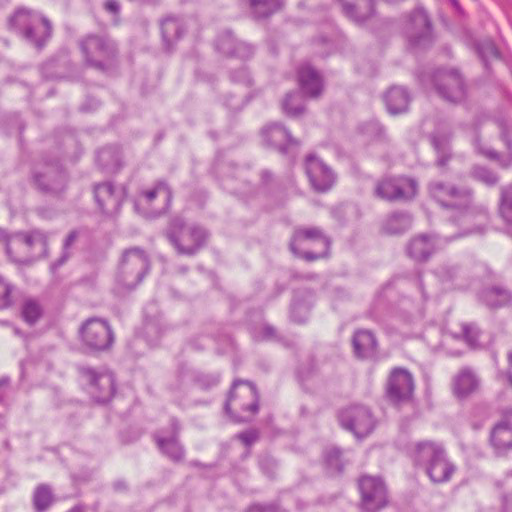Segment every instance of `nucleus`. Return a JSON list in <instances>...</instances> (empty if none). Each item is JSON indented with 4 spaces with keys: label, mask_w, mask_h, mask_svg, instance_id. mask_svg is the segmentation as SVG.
<instances>
[{
    "label": "nucleus",
    "mask_w": 512,
    "mask_h": 512,
    "mask_svg": "<svg viewBox=\"0 0 512 512\" xmlns=\"http://www.w3.org/2000/svg\"><path fill=\"white\" fill-rule=\"evenodd\" d=\"M430 196L443 208L451 210L452 221L468 223L472 218V191L465 186H457L442 181L431 182L428 186Z\"/></svg>",
    "instance_id": "1"
},
{
    "label": "nucleus",
    "mask_w": 512,
    "mask_h": 512,
    "mask_svg": "<svg viewBox=\"0 0 512 512\" xmlns=\"http://www.w3.org/2000/svg\"><path fill=\"white\" fill-rule=\"evenodd\" d=\"M417 466L423 467L430 480L444 483L451 479L455 465L448 459L442 443L425 440L418 442L413 454Z\"/></svg>",
    "instance_id": "2"
},
{
    "label": "nucleus",
    "mask_w": 512,
    "mask_h": 512,
    "mask_svg": "<svg viewBox=\"0 0 512 512\" xmlns=\"http://www.w3.org/2000/svg\"><path fill=\"white\" fill-rule=\"evenodd\" d=\"M258 402L256 387L249 381L237 380L233 383L224 409L235 422H246L258 412Z\"/></svg>",
    "instance_id": "3"
},
{
    "label": "nucleus",
    "mask_w": 512,
    "mask_h": 512,
    "mask_svg": "<svg viewBox=\"0 0 512 512\" xmlns=\"http://www.w3.org/2000/svg\"><path fill=\"white\" fill-rule=\"evenodd\" d=\"M165 236L178 254L192 256L204 245L208 234L198 225H188L181 218H174Z\"/></svg>",
    "instance_id": "4"
},
{
    "label": "nucleus",
    "mask_w": 512,
    "mask_h": 512,
    "mask_svg": "<svg viewBox=\"0 0 512 512\" xmlns=\"http://www.w3.org/2000/svg\"><path fill=\"white\" fill-rule=\"evenodd\" d=\"M9 25L37 49H41L51 36L49 20L31 10H17L10 18Z\"/></svg>",
    "instance_id": "5"
},
{
    "label": "nucleus",
    "mask_w": 512,
    "mask_h": 512,
    "mask_svg": "<svg viewBox=\"0 0 512 512\" xmlns=\"http://www.w3.org/2000/svg\"><path fill=\"white\" fill-rule=\"evenodd\" d=\"M149 267V259L143 250L132 248L125 251L116 275L118 293L131 291L140 284Z\"/></svg>",
    "instance_id": "6"
},
{
    "label": "nucleus",
    "mask_w": 512,
    "mask_h": 512,
    "mask_svg": "<svg viewBox=\"0 0 512 512\" xmlns=\"http://www.w3.org/2000/svg\"><path fill=\"white\" fill-rule=\"evenodd\" d=\"M82 56L88 66L99 70L111 67L118 49L114 41L103 35H88L79 42Z\"/></svg>",
    "instance_id": "7"
},
{
    "label": "nucleus",
    "mask_w": 512,
    "mask_h": 512,
    "mask_svg": "<svg viewBox=\"0 0 512 512\" xmlns=\"http://www.w3.org/2000/svg\"><path fill=\"white\" fill-rule=\"evenodd\" d=\"M329 247V239L316 227L296 230L290 242L293 254L307 261H314L326 256Z\"/></svg>",
    "instance_id": "8"
},
{
    "label": "nucleus",
    "mask_w": 512,
    "mask_h": 512,
    "mask_svg": "<svg viewBox=\"0 0 512 512\" xmlns=\"http://www.w3.org/2000/svg\"><path fill=\"white\" fill-rule=\"evenodd\" d=\"M394 296L393 283L389 282L376 294L368 310V316L380 325H387L390 322L393 329H398V322H407L409 318L398 315L393 306Z\"/></svg>",
    "instance_id": "9"
},
{
    "label": "nucleus",
    "mask_w": 512,
    "mask_h": 512,
    "mask_svg": "<svg viewBox=\"0 0 512 512\" xmlns=\"http://www.w3.org/2000/svg\"><path fill=\"white\" fill-rule=\"evenodd\" d=\"M172 191L165 181H158L152 188L143 190L135 201L137 210L142 209L146 216H158L165 212L171 203Z\"/></svg>",
    "instance_id": "10"
},
{
    "label": "nucleus",
    "mask_w": 512,
    "mask_h": 512,
    "mask_svg": "<svg viewBox=\"0 0 512 512\" xmlns=\"http://www.w3.org/2000/svg\"><path fill=\"white\" fill-rule=\"evenodd\" d=\"M358 487L361 495L360 508L363 512H378L387 505V488L381 478L362 476Z\"/></svg>",
    "instance_id": "11"
},
{
    "label": "nucleus",
    "mask_w": 512,
    "mask_h": 512,
    "mask_svg": "<svg viewBox=\"0 0 512 512\" xmlns=\"http://www.w3.org/2000/svg\"><path fill=\"white\" fill-rule=\"evenodd\" d=\"M433 85L441 98L451 103H460L466 97L462 76L454 69L438 70L433 75Z\"/></svg>",
    "instance_id": "12"
},
{
    "label": "nucleus",
    "mask_w": 512,
    "mask_h": 512,
    "mask_svg": "<svg viewBox=\"0 0 512 512\" xmlns=\"http://www.w3.org/2000/svg\"><path fill=\"white\" fill-rule=\"evenodd\" d=\"M33 181L44 193H58L65 188L67 176L58 162H42L35 166Z\"/></svg>",
    "instance_id": "13"
},
{
    "label": "nucleus",
    "mask_w": 512,
    "mask_h": 512,
    "mask_svg": "<svg viewBox=\"0 0 512 512\" xmlns=\"http://www.w3.org/2000/svg\"><path fill=\"white\" fill-rule=\"evenodd\" d=\"M339 421L344 429L359 439L369 435L375 426L371 412L362 405H353L341 411Z\"/></svg>",
    "instance_id": "14"
},
{
    "label": "nucleus",
    "mask_w": 512,
    "mask_h": 512,
    "mask_svg": "<svg viewBox=\"0 0 512 512\" xmlns=\"http://www.w3.org/2000/svg\"><path fill=\"white\" fill-rule=\"evenodd\" d=\"M80 373L89 381L88 391L95 402L104 404L111 400L115 392V378L111 372L82 367Z\"/></svg>",
    "instance_id": "15"
},
{
    "label": "nucleus",
    "mask_w": 512,
    "mask_h": 512,
    "mask_svg": "<svg viewBox=\"0 0 512 512\" xmlns=\"http://www.w3.org/2000/svg\"><path fill=\"white\" fill-rule=\"evenodd\" d=\"M22 247L31 259H37L47 254V234L39 229L15 233L6 237V251L10 255L12 248Z\"/></svg>",
    "instance_id": "16"
},
{
    "label": "nucleus",
    "mask_w": 512,
    "mask_h": 512,
    "mask_svg": "<svg viewBox=\"0 0 512 512\" xmlns=\"http://www.w3.org/2000/svg\"><path fill=\"white\" fill-rule=\"evenodd\" d=\"M81 340L91 350H105L113 343V334L105 320L88 319L80 329Z\"/></svg>",
    "instance_id": "17"
},
{
    "label": "nucleus",
    "mask_w": 512,
    "mask_h": 512,
    "mask_svg": "<svg viewBox=\"0 0 512 512\" xmlns=\"http://www.w3.org/2000/svg\"><path fill=\"white\" fill-rule=\"evenodd\" d=\"M417 182L412 178H385L378 182L375 194L385 200L412 199L417 193Z\"/></svg>",
    "instance_id": "18"
},
{
    "label": "nucleus",
    "mask_w": 512,
    "mask_h": 512,
    "mask_svg": "<svg viewBox=\"0 0 512 512\" xmlns=\"http://www.w3.org/2000/svg\"><path fill=\"white\" fill-rule=\"evenodd\" d=\"M305 170L311 186L318 192H326L335 184L334 171L315 154L306 157Z\"/></svg>",
    "instance_id": "19"
},
{
    "label": "nucleus",
    "mask_w": 512,
    "mask_h": 512,
    "mask_svg": "<svg viewBox=\"0 0 512 512\" xmlns=\"http://www.w3.org/2000/svg\"><path fill=\"white\" fill-rule=\"evenodd\" d=\"M412 47H425L432 42V27L426 11L417 8L410 16L406 30Z\"/></svg>",
    "instance_id": "20"
},
{
    "label": "nucleus",
    "mask_w": 512,
    "mask_h": 512,
    "mask_svg": "<svg viewBox=\"0 0 512 512\" xmlns=\"http://www.w3.org/2000/svg\"><path fill=\"white\" fill-rule=\"evenodd\" d=\"M94 197L102 213L113 216L120 210L125 191L122 187H115L112 183L105 182L94 187Z\"/></svg>",
    "instance_id": "21"
},
{
    "label": "nucleus",
    "mask_w": 512,
    "mask_h": 512,
    "mask_svg": "<svg viewBox=\"0 0 512 512\" xmlns=\"http://www.w3.org/2000/svg\"><path fill=\"white\" fill-rule=\"evenodd\" d=\"M451 138L452 133L449 123L439 120L435 130L430 135L431 144L436 153L435 164L439 168H445L453 157Z\"/></svg>",
    "instance_id": "22"
},
{
    "label": "nucleus",
    "mask_w": 512,
    "mask_h": 512,
    "mask_svg": "<svg viewBox=\"0 0 512 512\" xmlns=\"http://www.w3.org/2000/svg\"><path fill=\"white\" fill-rule=\"evenodd\" d=\"M413 390L414 381L408 370L395 368L391 371L387 384V395L392 402L400 403L409 400Z\"/></svg>",
    "instance_id": "23"
},
{
    "label": "nucleus",
    "mask_w": 512,
    "mask_h": 512,
    "mask_svg": "<svg viewBox=\"0 0 512 512\" xmlns=\"http://www.w3.org/2000/svg\"><path fill=\"white\" fill-rule=\"evenodd\" d=\"M265 143L274 147L282 154L299 147V141L292 137L291 133L281 124L272 123L262 130Z\"/></svg>",
    "instance_id": "24"
},
{
    "label": "nucleus",
    "mask_w": 512,
    "mask_h": 512,
    "mask_svg": "<svg viewBox=\"0 0 512 512\" xmlns=\"http://www.w3.org/2000/svg\"><path fill=\"white\" fill-rule=\"evenodd\" d=\"M215 46L220 53L243 60L250 58L254 52L250 44L238 41L231 31L222 32L217 37Z\"/></svg>",
    "instance_id": "25"
},
{
    "label": "nucleus",
    "mask_w": 512,
    "mask_h": 512,
    "mask_svg": "<svg viewBox=\"0 0 512 512\" xmlns=\"http://www.w3.org/2000/svg\"><path fill=\"white\" fill-rule=\"evenodd\" d=\"M178 433L179 424L173 419L171 421V432L169 434L159 432L155 435L159 449L173 461H179L184 456V449L178 441Z\"/></svg>",
    "instance_id": "26"
},
{
    "label": "nucleus",
    "mask_w": 512,
    "mask_h": 512,
    "mask_svg": "<svg viewBox=\"0 0 512 512\" xmlns=\"http://www.w3.org/2000/svg\"><path fill=\"white\" fill-rule=\"evenodd\" d=\"M298 83L302 93L310 98H317L323 91L322 76L309 64L299 67Z\"/></svg>",
    "instance_id": "27"
},
{
    "label": "nucleus",
    "mask_w": 512,
    "mask_h": 512,
    "mask_svg": "<svg viewBox=\"0 0 512 512\" xmlns=\"http://www.w3.org/2000/svg\"><path fill=\"white\" fill-rule=\"evenodd\" d=\"M490 442L497 454H503L512 448V412L494 426Z\"/></svg>",
    "instance_id": "28"
},
{
    "label": "nucleus",
    "mask_w": 512,
    "mask_h": 512,
    "mask_svg": "<svg viewBox=\"0 0 512 512\" xmlns=\"http://www.w3.org/2000/svg\"><path fill=\"white\" fill-rule=\"evenodd\" d=\"M436 249L435 238L426 234L413 238L406 248L408 256L417 262L428 260Z\"/></svg>",
    "instance_id": "29"
},
{
    "label": "nucleus",
    "mask_w": 512,
    "mask_h": 512,
    "mask_svg": "<svg viewBox=\"0 0 512 512\" xmlns=\"http://www.w3.org/2000/svg\"><path fill=\"white\" fill-rule=\"evenodd\" d=\"M384 101L391 115L405 113L411 102L409 91L402 86L391 87L384 95Z\"/></svg>",
    "instance_id": "30"
},
{
    "label": "nucleus",
    "mask_w": 512,
    "mask_h": 512,
    "mask_svg": "<svg viewBox=\"0 0 512 512\" xmlns=\"http://www.w3.org/2000/svg\"><path fill=\"white\" fill-rule=\"evenodd\" d=\"M352 344L354 353L358 358H372L377 352V340L375 335L366 329L354 333Z\"/></svg>",
    "instance_id": "31"
},
{
    "label": "nucleus",
    "mask_w": 512,
    "mask_h": 512,
    "mask_svg": "<svg viewBox=\"0 0 512 512\" xmlns=\"http://www.w3.org/2000/svg\"><path fill=\"white\" fill-rule=\"evenodd\" d=\"M479 385V380L475 373L469 369L464 368L454 377L453 392L457 398L463 399L476 391Z\"/></svg>",
    "instance_id": "32"
},
{
    "label": "nucleus",
    "mask_w": 512,
    "mask_h": 512,
    "mask_svg": "<svg viewBox=\"0 0 512 512\" xmlns=\"http://www.w3.org/2000/svg\"><path fill=\"white\" fill-rule=\"evenodd\" d=\"M344 13L357 23L364 22L374 13L372 0H339Z\"/></svg>",
    "instance_id": "33"
},
{
    "label": "nucleus",
    "mask_w": 512,
    "mask_h": 512,
    "mask_svg": "<svg viewBox=\"0 0 512 512\" xmlns=\"http://www.w3.org/2000/svg\"><path fill=\"white\" fill-rule=\"evenodd\" d=\"M313 304V295L310 291L297 293L291 304V319L296 323H304L308 319Z\"/></svg>",
    "instance_id": "34"
},
{
    "label": "nucleus",
    "mask_w": 512,
    "mask_h": 512,
    "mask_svg": "<svg viewBox=\"0 0 512 512\" xmlns=\"http://www.w3.org/2000/svg\"><path fill=\"white\" fill-rule=\"evenodd\" d=\"M480 300L490 308H499L512 302V294L501 287L486 288L480 293Z\"/></svg>",
    "instance_id": "35"
},
{
    "label": "nucleus",
    "mask_w": 512,
    "mask_h": 512,
    "mask_svg": "<svg viewBox=\"0 0 512 512\" xmlns=\"http://www.w3.org/2000/svg\"><path fill=\"white\" fill-rule=\"evenodd\" d=\"M55 500L56 497L51 485L41 483L35 487L32 494V504L36 512L47 511Z\"/></svg>",
    "instance_id": "36"
},
{
    "label": "nucleus",
    "mask_w": 512,
    "mask_h": 512,
    "mask_svg": "<svg viewBox=\"0 0 512 512\" xmlns=\"http://www.w3.org/2000/svg\"><path fill=\"white\" fill-rule=\"evenodd\" d=\"M412 224L410 214L406 212H395L389 215L382 224V230L390 235L401 234L407 231Z\"/></svg>",
    "instance_id": "37"
},
{
    "label": "nucleus",
    "mask_w": 512,
    "mask_h": 512,
    "mask_svg": "<svg viewBox=\"0 0 512 512\" xmlns=\"http://www.w3.org/2000/svg\"><path fill=\"white\" fill-rule=\"evenodd\" d=\"M97 163L102 170L113 173L121 167V154L116 146H108L97 152Z\"/></svg>",
    "instance_id": "38"
},
{
    "label": "nucleus",
    "mask_w": 512,
    "mask_h": 512,
    "mask_svg": "<svg viewBox=\"0 0 512 512\" xmlns=\"http://www.w3.org/2000/svg\"><path fill=\"white\" fill-rule=\"evenodd\" d=\"M161 33L163 42L169 50L173 43L184 33V27L178 18L167 17L161 22Z\"/></svg>",
    "instance_id": "39"
},
{
    "label": "nucleus",
    "mask_w": 512,
    "mask_h": 512,
    "mask_svg": "<svg viewBox=\"0 0 512 512\" xmlns=\"http://www.w3.org/2000/svg\"><path fill=\"white\" fill-rule=\"evenodd\" d=\"M251 13L254 18H266L278 11L282 0H249Z\"/></svg>",
    "instance_id": "40"
},
{
    "label": "nucleus",
    "mask_w": 512,
    "mask_h": 512,
    "mask_svg": "<svg viewBox=\"0 0 512 512\" xmlns=\"http://www.w3.org/2000/svg\"><path fill=\"white\" fill-rule=\"evenodd\" d=\"M43 314V309L35 299H26L22 305V317L29 324L36 323Z\"/></svg>",
    "instance_id": "41"
},
{
    "label": "nucleus",
    "mask_w": 512,
    "mask_h": 512,
    "mask_svg": "<svg viewBox=\"0 0 512 512\" xmlns=\"http://www.w3.org/2000/svg\"><path fill=\"white\" fill-rule=\"evenodd\" d=\"M499 213L505 222L512 224V184L501 189Z\"/></svg>",
    "instance_id": "42"
},
{
    "label": "nucleus",
    "mask_w": 512,
    "mask_h": 512,
    "mask_svg": "<svg viewBox=\"0 0 512 512\" xmlns=\"http://www.w3.org/2000/svg\"><path fill=\"white\" fill-rule=\"evenodd\" d=\"M284 112L291 117H296L304 111L301 96L297 92L288 93L282 103Z\"/></svg>",
    "instance_id": "43"
},
{
    "label": "nucleus",
    "mask_w": 512,
    "mask_h": 512,
    "mask_svg": "<svg viewBox=\"0 0 512 512\" xmlns=\"http://www.w3.org/2000/svg\"><path fill=\"white\" fill-rule=\"evenodd\" d=\"M325 464L327 469L331 473H340L343 469V463L341 461V451L336 448H330L325 452L324 455Z\"/></svg>",
    "instance_id": "44"
},
{
    "label": "nucleus",
    "mask_w": 512,
    "mask_h": 512,
    "mask_svg": "<svg viewBox=\"0 0 512 512\" xmlns=\"http://www.w3.org/2000/svg\"><path fill=\"white\" fill-rule=\"evenodd\" d=\"M163 329L160 327L158 321L147 319L144 324V334L146 341L149 345H155L162 335Z\"/></svg>",
    "instance_id": "45"
},
{
    "label": "nucleus",
    "mask_w": 512,
    "mask_h": 512,
    "mask_svg": "<svg viewBox=\"0 0 512 512\" xmlns=\"http://www.w3.org/2000/svg\"><path fill=\"white\" fill-rule=\"evenodd\" d=\"M472 175L475 179L485 183L488 186H494L498 182V176L493 171L482 166L474 167Z\"/></svg>",
    "instance_id": "46"
},
{
    "label": "nucleus",
    "mask_w": 512,
    "mask_h": 512,
    "mask_svg": "<svg viewBox=\"0 0 512 512\" xmlns=\"http://www.w3.org/2000/svg\"><path fill=\"white\" fill-rule=\"evenodd\" d=\"M477 52L480 58L486 63L490 57H498V50L494 42L486 39L477 44Z\"/></svg>",
    "instance_id": "47"
},
{
    "label": "nucleus",
    "mask_w": 512,
    "mask_h": 512,
    "mask_svg": "<svg viewBox=\"0 0 512 512\" xmlns=\"http://www.w3.org/2000/svg\"><path fill=\"white\" fill-rule=\"evenodd\" d=\"M478 335H479V331L475 325L462 324V336H463L465 342L471 348L478 347V341H477Z\"/></svg>",
    "instance_id": "48"
},
{
    "label": "nucleus",
    "mask_w": 512,
    "mask_h": 512,
    "mask_svg": "<svg viewBox=\"0 0 512 512\" xmlns=\"http://www.w3.org/2000/svg\"><path fill=\"white\" fill-rule=\"evenodd\" d=\"M12 286L0 277V309L8 308L12 303Z\"/></svg>",
    "instance_id": "49"
},
{
    "label": "nucleus",
    "mask_w": 512,
    "mask_h": 512,
    "mask_svg": "<svg viewBox=\"0 0 512 512\" xmlns=\"http://www.w3.org/2000/svg\"><path fill=\"white\" fill-rule=\"evenodd\" d=\"M77 237H78V233L76 231H72L68 234V236L66 237L65 242H64L63 254L57 262H54L52 264V269H54V270L57 269L68 259L69 255H70L69 248L75 242Z\"/></svg>",
    "instance_id": "50"
},
{
    "label": "nucleus",
    "mask_w": 512,
    "mask_h": 512,
    "mask_svg": "<svg viewBox=\"0 0 512 512\" xmlns=\"http://www.w3.org/2000/svg\"><path fill=\"white\" fill-rule=\"evenodd\" d=\"M457 272H458V270L455 266L449 265V264H444L442 266H439L435 270V275L437 276V278L440 281L448 282L455 278V276L457 275Z\"/></svg>",
    "instance_id": "51"
},
{
    "label": "nucleus",
    "mask_w": 512,
    "mask_h": 512,
    "mask_svg": "<svg viewBox=\"0 0 512 512\" xmlns=\"http://www.w3.org/2000/svg\"><path fill=\"white\" fill-rule=\"evenodd\" d=\"M229 77L234 83H244L247 85L252 83V78L244 66L240 67L238 70L230 71Z\"/></svg>",
    "instance_id": "52"
},
{
    "label": "nucleus",
    "mask_w": 512,
    "mask_h": 512,
    "mask_svg": "<svg viewBox=\"0 0 512 512\" xmlns=\"http://www.w3.org/2000/svg\"><path fill=\"white\" fill-rule=\"evenodd\" d=\"M196 381L201 388L209 389L218 384L219 376L212 374H201L197 377Z\"/></svg>",
    "instance_id": "53"
},
{
    "label": "nucleus",
    "mask_w": 512,
    "mask_h": 512,
    "mask_svg": "<svg viewBox=\"0 0 512 512\" xmlns=\"http://www.w3.org/2000/svg\"><path fill=\"white\" fill-rule=\"evenodd\" d=\"M246 512H287L276 504H254Z\"/></svg>",
    "instance_id": "54"
},
{
    "label": "nucleus",
    "mask_w": 512,
    "mask_h": 512,
    "mask_svg": "<svg viewBox=\"0 0 512 512\" xmlns=\"http://www.w3.org/2000/svg\"><path fill=\"white\" fill-rule=\"evenodd\" d=\"M259 465H260L261 470L265 474H267L269 477H271L274 474V471L277 466L276 461L269 456L262 457L260 459Z\"/></svg>",
    "instance_id": "55"
},
{
    "label": "nucleus",
    "mask_w": 512,
    "mask_h": 512,
    "mask_svg": "<svg viewBox=\"0 0 512 512\" xmlns=\"http://www.w3.org/2000/svg\"><path fill=\"white\" fill-rule=\"evenodd\" d=\"M236 437L239 440H241L246 446H250L258 438V434L255 430H248V431L237 434Z\"/></svg>",
    "instance_id": "56"
},
{
    "label": "nucleus",
    "mask_w": 512,
    "mask_h": 512,
    "mask_svg": "<svg viewBox=\"0 0 512 512\" xmlns=\"http://www.w3.org/2000/svg\"><path fill=\"white\" fill-rule=\"evenodd\" d=\"M275 335V330L272 326L264 325L261 329V332L259 335H256L255 337L257 339H271Z\"/></svg>",
    "instance_id": "57"
},
{
    "label": "nucleus",
    "mask_w": 512,
    "mask_h": 512,
    "mask_svg": "<svg viewBox=\"0 0 512 512\" xmlns=\"http://www.w3.org/2000/svg\"><path fill=\"white\" fill-rule=\"evenodd\" d=\"M499 128L501 129V137L505 141V144L507 145L508 149L511 148V139L509 138L507 134V123L504 120L498 121Z\"/></svg>",
    "instance_id": "58"
},
{
    "label": "nucleus",
    "mask_w": 512,
    "mask_h": 512,
    "mask_svg": "<svg viewBox=\"0 0 512 512\" xmlns=\"http://www.w3.org/2000/svg\"><path fill=\"white\" fill-rule=\"evenodd\" d=\"M502 511L512 512V493L505 495L502 499Z\"/></svg>",
    "instance_id": "59"
},
{
    "label": "nucleus",
    "mask_w": 512,
    "mask_h": 512,
    "mask_svg": "<svg viewBox=\"0 0 512 512\" xmlns=\"http://www.w3.org/2000/svg\"><path fill=\"white\" fill-rule=\"evenodd\" d=\"M105 8L112 13H118L120 5L116 0H107L105 2Z\"/></svg>",
    "instance_id": "60"
},
{
    "label": "nucleus",
    "mask_w": 512,
    "mask_h": 512,
    "mask_svg": "<svg viewBox=\"0 0 512 512\" xmlns=\"http://www.w3.org/2000/svg\"><path fill=\"white\" fill-rule=\"evenodd\" d=\"M416 284H417V288L419 289V291L422 294V301L423 302L426 301L427 300V296H426V293L424 291L423 282H422L420 277H418Z\"/></svg>",
    "instance_id": "61"
},
{
    "label": "nucleus",
    "mask_w": 512,
    "mask_h": 512,
    "mask_svg": "<svg viewBox=\"0 0 512 512\" xmlns=\"http://www.w3.org/2000/svg\"><path fill=\"white\" fill-rule=\"evenodd\" d=\"M508 361H509V365H510V370L507 374V377H508L509 383L512 386V351L509 352V354H508Z\"/></svg>",
    "instance_id": "62"
},
{
    "label": "nucleus",
    "mask_w": 512,
    "mask_h": 512,
    "mask_svg": "<svg viewBox=\"0 0 512 512\" xmlns=\"http://www.w3.org/2000/svg\"><path fill=\"white\" fill-rule=\"evenodd\" d=\"M261 178L264 183H267L272 178V174L269 171L264 170L261 173Z\"/></svg>",
    "instance_id": "63"
},
{
    "label": "nucleus",
    "mask_w": 512,
    "mask_h": 512,
    "mask_svg": "<svg viewBox=\"0 0 512 512\" xmlns=\"http://www.w3.org/2000/svg\"><path fill=\"white\" fill-rule=\"evenodd\" d=\"M482 153H484L486 156H488L489 158H496L497 156V153L495 151H492V150H488V151H481Z\"/></svg>",
    "instance_id": "64"
}]
</instances>
